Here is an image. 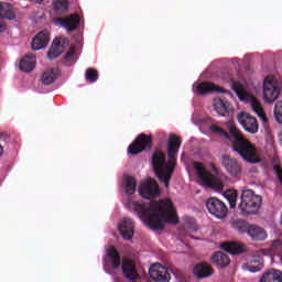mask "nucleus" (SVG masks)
<instances>
[{"mask_svg": "<svg viewBox=\"0 0 282 282\" xmlns=\"http://www.w3.org/2000/svg\"><path fill=\"white\" fill-rule=\"evenodd\" d=\"M74 54H75L74 48H70L69 51H67L65 55V61H72V58H74Z\"/></svg>", "mask_w": 282, "mask_h": 282, "instance_id": "obj_40", "label": "nucleus"}, {"mask_svg": "<svg viewBox=\"0 0 282 282\" xmlns=\"http://www.w3.org/2000/svg\"><path fill=\"white\" fill-rule=\"evenodd\" d=\"M228 128L229 135H231L232 151L238 153L246 162L257 164L259 162V152H257L254 144L243 138V134H241V131H239L235 124L230 123Z\"/></svg>", "mask_w": 282, "mask_h": 282, "instance_id": "obj_2", "label": "nucleus"}, {"mask_svg": "<svg viewBox=\"0 0 282 282\" xmlns=\"http://www.w3.org/2000/svg\"><path fill=\"white\" fill-rule=\"evenodd\" d=\"M106 259L109 261V263H111L113 270H118V268H120L121 265L120 253L118 252L116 247L110 246L107 249Z\"/></svg>", "mask_w": 282, "mask_h": 282, "instance_id": "obj_21", "label": "nucleus"}, {"mask_svg": "<svg viewBox=\"0 0 282 282\" xmlns=\"http://www.w3.org/2000/svg\"><path fill=\"white\" fill-rule=\"evenodd\" d=\"M176 164L177 163L171 158L166 161V154H164L162 150H155L152 154L153 171L158 180L164 184L165 188H169L171 177H173V173H175Z\"/></svg>", "mask_w": 282, "mask_h": 282, "instance_id": "obj_3", "label": "nucleus"}, {"mask_svg": "<svg viewBox=\"0 0 282 282\" xmlns=\"http://www.w3.org/2000/svg\"><path fill=\"white\" fill-rule=\"evenodd\" d=\"M259 282H282V272L271 269L261 276Z\"/></svg>", "mask_w": 282, "mask_h": 282, "instance_id": "obj_28", "label": "nucleus"}, {"mask_svg": "<svg viewBox=\"0 0 282 282\" xmlns=\"http://www.w3.org/2000/svg\"><path fill=\"white\" fill-rule=\"evenodd\" d=\"M57 22L62 28H65L67 32H76L80 25V17L78 14H70L66 18H58Z\"/></svg>", "mask_w": 282, "mask_h": 282, "instance_id": "obj_15", "label": "nucleus"}, {"mask_svg": "<svg viewBox=\"0 0 282 282\" xmlns=\"http://www.w3.org/2000/svg\"><path fill=\"white\" fill-rule=\"evenodd\" d=\"M232 90L235 91V94H237L240 100H243V98H246V88L241 85V83L234 82Z\"/></svg>", "mask_w": 282, "mask_h": 282, "instance_id": "obj_36", "label": "nucleus"}, {"mask_svg": "<svg viewBox=\"0 0 282 282\" xmlns=\"http://www.w3.org/2000/svg\"><path fill=\"white\" fill-rule=\"evenodd\" d=\"M252 110L259 116L260 120L265 124L268 122V117H265V112L263 111V107H261V102L257 100V98H252L251 100Z\"/></svg>", "mask_w": 282, "mask_h": 282, "instance_id": "obj_31", "label": "nucleus"}, {"mask_svg": "<svg viewBox=\"0 0 282 282\" xmlns=\"http://www.w3.org/2000/svg\"><path fill=\"white\" fill-rule=\"evenodd\" d=\"M237 120L248 133H259V122L257 121V118L250 113L240 112L237 116Z\"/></svg>", "mask_w": 282, "mask_h": 282, "instance_id": "obj_9", "label": "nucleus"}, {"mask_svg": "<svg viewBox=\"0 0 282 282\" xmlns=\"http://www.w3.org/2000/svg\"><path fill=\"white\" fill-rule=\"evenodd\" d=\"M56 78H58V74L55 69L46 70L42 75V83L43 85H52Z\"/></svg>", "mask_w": 282, "mask_h": 282, "instance_id": "obj_32", "label": "nucleus"}, {"mask_svg": "<svg viewBox=\"0 0 282 282\" xmlns=\"http://www.w3.org/2000/svg\"><path fill=\"white\" fill-rule=\"evenodd\" d=\"M209 131L215 135H220V138H226L227 140H230V134L217 124L209 126Z\"/></svg>", "mask_w": 282, "mask_h": 282, "instance_id": "obj_34", "label": "nucleus"}, {"mask_svg": "<svg viewBox=\"0 0 282 282\" xmlns=\"http://www.w3.org/2000/svg\"><path fill=\"white\" fill-rule=\"evenodd\" d=\"M248 236L253 241H265V239H268V232H265L263 228H261L257 225H251L249 227Z\"/></svg>", "mask_w": 282, "mask_h": 282, "instance_id": "obj_24", "label": "nucleus"}, {"mask_svg": "<svg viewBox=\"0 0 282 282\" xmlns=\"http://www.w3.org/2000/svg\"><path fill=\"white\" fill-rule=\"evenodd\" d=\"M226 199L229 202L230 208H236L237 206V191L229 189L225 193Z\"/></svg>", "mask_w": 282, "mask_h": 282, "instance_id": "obj_35", "label": "nucleus"}, {"mask_svg": "<svg viewBox=\"0 0 282 282\" xmlns=\"http://www.w3.org/2000/svg\"><path fill=\"white\" fill-rule=\"evenodd\" d=\"M134 213L151 230H164L166 224H180L177 212L170 198L133 203Z\"/></svg>", "mask_w": 282, "mask_h": 282, "instance_id": "obj_1", "label": "nucleus"}, {"mask_svg": "<svg viewBox=\"0 0 282 282\" xmlns=\"http://www.w3.org/2000/svg\"><path fill=\"white\" fill-rule=\"evenodd\" d=\"M139 193L144 199H153L160 195V186L155 180H148L141 183Z\"/></svg>", "mask_w": 282, "mask_h": 282, "instance_id": "obj_10", "label": "nucleus"}, {"mask_svg": "<svg viewBox=\"0 0 282 282\" xmlns=\"http://www.w3.org/2000/svg\"><path fill=\"white\" fill-rule=\"evenodd\" d=\"M272 248H282V240L281 239L273 240Z\"/></svg>", "mask_w": 282, "mask_h": 282, "instance_id": "obj_41", "label": "nucleus"}, {"mask_svg": "<svg viewBox=\"0 0 282 282\" xmlns=\"http://www.w3.org/2000/svg\"><path fill=\"white\" fill-rule=\"evenodd\" d=\"M3 153V147L0 145V155Z\"/></svg>", "mask_w": 282, "mask_h": 282, "instance_id": "obj_42", "label": "nucleus"}, {"mask_svg": "<svg viewBox=\"0 0 282 282\" xmlns=\"http://www.w3.org/2000/svg\"><path fill=\"white\" fill-rule=\"evenodd\" d=\"M246 267L249 272H261L263 270V259L261 257H253Z\"/></svg>", "mask_w": 282, "mask_h": 282, "instance_id": "obj_29", "label": "nucleus"}, {"mask_svg": "<svg viewBox=\"0 0 282 282\" xmlns=\"http://www.w3.org/2000/svg\"><path fill=\"white\" fill-rule=\"evenodd\" d=\"M153 149V137L141 133L137 139L128 147V153L130 155H138L142 151H151Z\"/></svg>", "mask_w": 282, "mask_h": 282, "instance_id": "obj_6", "label": "nucleus"}, {"mask_svg": "<svg viewBox=\"0 0 282 282\" xmlns=\"http://www.w3.org/2000/svg\"><path fill=\"white\" fill-rule=\"evenodd\" d=\"M182 147V139L177 134H171L167 142V158L177 163V153Z\"/></svg>", "mask_w": 282, "mask_h": 282, "instance_id": "obj_16", "label": "nucleus"}, {"mask_svg": "<svg viewBox=\"0 0 282 282\" xmlns=\"http://www.w3.org/2000/svg\"><path fill=\"white\" fill-rule=\"evenodd\" d=\"M133 220L131 218H124L123 221L119 225V232L126 241H129L133 237Z\"/></svg>", "mask_w": 282, "mask_h": 282, "instance_id": "obj_19", "label": "nucleus"}, {"mask_svg": "<svg viewBox=\"0 0 282 282\" xmlns=\"http://www.w3.org/2000/svg\"><path fill=\"white\" fill-rule=\"evenodd\" d=\"M123 186L127 195H133L135 193V177L126 175L123 176Z\"/></svg>", "mask_w": 282, "mask_h": 282, "instance_id": "obj_30", "label": "nucleus"}, {"mask_svg": "<svg viewBox=\"0 0 282 282\" xmlns=\"http://www.w3.org/2000/svg\"><path fill=\"white\" fill-rule=\"evenodd\" d=\"M263 204V197L254 194L252 189H245L241 193V202L238 205V209L242 215H257Z\"/></svg>", "mask_w": 282, "mask_h": 282, "instance_id": "obj_5", "label": "nucleus"}, {"mask_svg": "<svg viewBox=\"0 0 282 282\" xmlns=\"http://www.w3.org/2000/svg\"><path fill=\"white\" fill-rule=\"evenodd\" d=\"M273 116L279 124H282V100L274 106Z\"/></svg>", "mask_w": 282, "mask_h": 282, "instance_id": "obj_38", "label": "nucleus"}, {"mask_svg": "<svg viewBox=\"0 0 282 282\" xmlns=\"http://www.w3.org/2000/svg\"><path fill=\"white\" fill-rule=\"evenodd\" d=\"M121 270L126 279H129L130 281H135V279H138V270L135 269L133 260L124 258L122 260Z\"/></svg>", "mask_w": 282, "mask_h": 282, "instance_id": "obj_17", "label": "nucleus"}, {"mask_svg": "<svg viewBox=\"0 0 282 282\" xmlns=\"http://www.w3.org/2000/svg\"><path fill=\"white\" fill-rule=\"evenodd\" d=\"M220 248H223L225 252H229V254H243V252H246V246L239 242H224Z\"/></svg>", "mask_w": 282, "mask_h": 282, "instance_id": "obj_25", "label": "nucleus"}, {"mask_svg": "<svg viewBox=\"0 0 282 282\" xmlns=\"http://www.w3.org/2000/svg\"><path fill=\"white\" fill-rule=\"evenodd\" d=\"M281 94V88L270 77H265L263 83V98L264 102L272 104Z\"/></svg>", "mask_w": 282, "mask_h": 282, "instance_id": "obj_8", "label": "nucleus"}, {"mask_svg": "<svg viewBox=\"0 0 282 282\" xmlns=\"http://www.w3.org/2000/svg\"><path fill=\"white\" fill-rule=\"evenodd\" d=\"M35 1H37V3H41L43 0H35Z\"/></svg>", "mask_w": 282, "mask_h": 282, "instance_id": "obj_43", "label": "nucleus"}, {"mask_svg": "<svg viewBox=\"0 0 282 282\" xmlns=\"http://www.w3.org/2000/svg\"><path fill=\"white\" fill-rule=\"evenodd\" d=\"M212 261L214 265H217V268H226V265L230 264V258H228V254L220 251H216L213 254Z\"/></svg>", "mask_w": 282, "mask_h": 282, "instance_id": "obj_27", "label": "nucleus"}, {"mask_svg": "<svg viewBox=\"0 0 282 282\" xmlns=\"http://www.w3.org/2000/svg\"><path fill=\"white\" fill-rule=\"evenodd\" d=\"M150 279H152L153 282H170L171 281V274L169 273V270L166 267L154 263L149 269Z\"/></svg>", "mask_w": 282, "mask_h": 282, "instance_id": "obj_11", "label": "nucleus"}, {"mask_svg": "<svg viewBox=\"0 0 282 282\" xmlns=\"http://www.w3.org/2000/svg\"><path fill=\"white\" fill-rule=\"evenodd\" d=\"M53 8L57 14H65L69 8L67 0H57L54 2Z\"/></svg>", "mask_w": 282, "mask_h": 282, "instance_id": "obj_33", "label": "nucleus"}, {"mask_svg": "<svg viewBox=\"0 0 282 282\" xmlns=\"http://www.w3.org/2000/svg\"><path fill=\"white\" fill-rule=\"evenodd\" d=\"M98 77H99V74H98V70L96 68L86 69L85 79L88 83H96V80H98Z\"/></svg>", "mask_w": 282, "mask_h": 282, "instance_id": "obj_37", "label": "nucleus"}, {"mask_svg": "<svg viewBox=\"0 0 282 282\" xmlns=\"http://www.w3.org/2000/svg\"><path fill=\"white\" fill-rule=\"evenodd\" d=\"M221 164L231 177H239L241 175V164H239V161L235 158L224 154L221 156Z\"/></svg>", "mask_w": 282, "mask_h": 282, "instance_id": "obj_12", "label": "nucleus"}, {"mask_svg": "<svg viewBox=\"0 0 282 282\" xmlns=\"http://www.w3.org/2000/svg\"><path fill=\"white\" fill-rule=\"evenodd\" d=\"M1 19H8L9 21H14V19H17L12 4L8 2H0V34L8 28L6 22Z\"/></svg>", "mask_w": 282, "mask_h": 282, "instance_id": "obj_13", "label": "nucleus"}, {"mask_svg": "<svg viewBox=\"0 0 282 282\" xmlns=\"http://www.w3.org/2000/svg\"><path fill=\"white\" fill-rule=\"evenodd\" d=\"M214 110L216 113H218V116H226L232 111V106L227 100L218 98L214 99Z\"/></svg>", "mask_w": 282, "mask_h": 282, "instance_id": "obj_22", "label": "nucleus"}, {"mask_svg": "<svg viewBox=\"0 0 282 282\" xmlns=\"http://www.w3.org/2000/svg\"><path fill=\"white\" fill-rule=\"evenodd\" d=\"M194 169L203 186L213 188L214 191H224V183H221V180H219V169L216 164L212 163L213 172H209L206 167H204L203 163L195 161Z\"/></svg>", "mask_w": 282, "mask_h": 282, "instance_id": "obj_4", "label": "nucleus"}, {"mask_svg": "<svg viewBox=\"0 0 282 282\" xmlns=\"http://www.w3.org/2000/svg\"><path fill=\"white\" fill-rule=\"evenodd\" d=\"M194 274L197 279H208L213 274V268L208 263H198L194 268Z\"/></svg>", "mask_w": 282, "mask_h": 282, "instance_id": "obj_26", "label": "nucleus"}, {"mask_svg": "<svg viewBox=\"0 0 282 282\" xmlns=\"http://www.w3.org/2000/svg\"><path fill=\"white\" fill-rule=\"evenodd\" d=\"M194 91L198 96H206L207 94H224V88L210 82H203L194 87Z\"/></svg>", "mask_w": 282, "mask_h": 282, "instance_id": "obj_14", "label": "nucleus"}, {"mask_svg": "<svg viewBox=\"0 0 282 282\" xmlns=\"http://www.w3.org/2000/svg\"><path fill=\"white\" fill-rule=\"evenodd\" d=\"M250 226L251 225L248 223H237L236 225H234V228H236V230L241 235L243 234L248 235L250 232Z\"/></svg>", "mask_w": 282, "mask_h": 282, "instance_id": "obj_39", "label": "nucleus"}, {"mask_svg": "<svg viewBox=\"0 0 282 282\" xmlns=\"http://www.w3.org/2000/svg\"><path fill=\"white\" fill-rule=\"evenodd\" d=\"M19 67L21 72H33L34 67H36V56L32 54L24 55L20 61Z\"/></svg>", "mask_w": 282, "mask_h": 282, "instance_id": "obj_20", "label": "nucleus"}, {"mask_svg": "<svg viewBox=\"0 0 282 282\" xmlns=\"http://www.w3.org/2000/svg\"><path fill=\"white\" fill-rule=\"evenodd\" d=\"M206 208L210 215L217 217V219H224L228 215V207L218 198L210 197L206 200Z\"/></svg>", "mask_w": 282, "mask_h": 282, "instance_id": "obj_7", "label": "nucleus"}, {"mask_svg": "<svg viewBox=\"0 0 282 282\" xmlns=\"http://www.w3.org/2000/svg\"><path fill=\"white\" fill-rule=\"evenodd\" d=\"M65 51V46L63 45V40L55 39L52 43L51 48L47 52V57L53 61L54 58H58Z\"/></svg>", "mask_w": 282, "mask_h": 282, "instance_id": "obj_23", "label": "nucleus"}, {"mask_svg": "<svg viewBox=\"0 0 282 282\" xmlns=\"http://www.w3.org/2000/svg\"><path fill=\"white\" fill-rule=\"evenodd\" d=\"M47 43H50V33H47V31H41L33 39L31 47L34 52H36L47 47Z\"/></svg>", "mask_w": 282, "mask_h": 282, "instance_id": "obj_18", "label": "nucleus"}]
</instances>
